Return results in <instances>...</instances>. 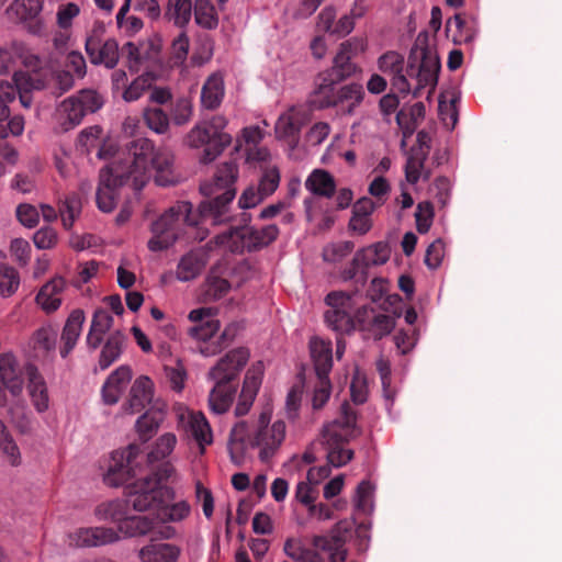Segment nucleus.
I'll list each match as a JSON object with an SVG mask.
<instances>
[{
  "label": "nucleus",
  "instance_id": "obj_20",
  "mask_svg": "<svg viewBox=\"0 0 562 562\" xmlns=\"http://www.w3.org/2000/svg\"><path fill=\"white\" fill-rule=\"evenodd\" d=\"M69 538L77 547H98L119 540L116 531L105 527L79 528Z\"/></svg>",
  "mask_w": 562,
  "mask_h": 562
},
{
  "label": "nucleus",
  "instance_id": "obj_18",
  "mask_svg": "<svg viewBox=\"0 0 562 562\" xmlns=\"http://www.w3.org/2000/svg\"><path fill=\"white\" fill-rule=\"evenodd\" d=\"M158 398H155V384L147 375H139L135 379L130 391V398L123 406L128 414H135L147 405L153 406Z\"/></svg>",
  "mask_w": 562,
  "mask_h": 562
},
{
  "label": "nucleus",
  "instance_id": "obj_16",
  "mask_svg": "<svg viewBox=\"0 0 562 562\" xmlns=\"http://www.w3.org/2000/svg\"><path fill=\"white\" fill-rule=\"evenodd\" d=\"M15 99V89L9 82H0V138L9 134L19 136L24 131V119L20 115L10 116L9 103Z\"/></svg>",
  "mask_w": 562,
  "mask_h": 562
},
{
  "label": "nucleus",
  "instance_id": "obj_43",
  "mask_svg": "<svg viewBox=\"0 0 562 562\" xmlns=\"http://www.w3.org/2000/svg\"><path fill=\"white\" fill-rule=\"evenodd\" d=\"M192 16L191 0H168L165 9V18L178 27L189 24Z\"/></svg>",
  "mask_w": 562,
  "mask_h": 562
},
{
  "label": "nucleus",
  "instance_id": "obj_4",
  "mask_svg": "<svg viewBox=\"0 0 562 562\" xmlns=\"http://www.w3.org/2000/svg\"><path fill=\"white\" fill-rule=\"evenodd\" d=\"M228 120L221 114L199 121L186 135L184 144L194 149L203 148L200 161L210 164L232 144L233 137L225 130Z\"/></svg>",
  "mask_w": 562,
  "mask_h": 562
},
{
  "label": "nucleus",
  "instance_id": "obj_7",
  "mask_svg": "<svg viewBox=\"0 0 562 562\" xmlns=\"http://www.w3.org/2000/svg\"><path fill=\"white\" fill-rule=\"evenodd\" d=\"M329 310L325 313L327 325L339 333H350L357 327V313L360 306L358 296L344 292H331L326 297Z\"/></svg>",
  "mask_w": 562,
  "mask_h": 562
},
{
  "label": "nucleus",
  "instance_id": "obj_63",
  "mask_svg": "<svg viewBox=\"0 0 562 562\" xmlns=\"http://www.w3.org/2000/svg\"><path fill=\"white\" fill-rule=\"evenodd\" d=\"M32 342L35 348L49 351L55 348L56 333L50 326H43L34 331Z\"/></svg>",
  "mask_w": 562,
  "mask_h": 562
},
{
  "label": "nucleus",
  "instance_id": "obj_59",
  "mask_svg": "<svg viewBox=\"0 0 562 562\" xmlns=\"http://www.w3.org/2000/svg\"><path fill=\"white\" fill-rule=\"evenodd\" d=\"M190 513V506L186 502H178L175 504H171L169 502L166 504V506L161 507L158 512V519L159 520H171V521H179L187 517Z\"/></svg>",
  "mask_w": 562,
  "mask_h": 562
},
{
  "label": "nucleus",
  "instance_id": "obj_49",
  "mask_svg": "<svg viewBox=\"0 0 562 562\" xmlns=\"http://www.w3.org/2000/svg\"><path fill=\"white\" fill-rule=\"evenodd\" d=\"M81 213V200L77 194H70L59 203V214L65 229H70Z\"/></svg>",
  "mask_w": 562,
  "mask_h": 562
},
{
  "label": "nucleus",
  "instance_id": "obj_38",
  "mask_svg": "<svg viewBox=\"0 0 562 562\" xmlns=\"http://www.w3.org/2000/svg\"><path fill=\"white\" fill-rule=\"evenodd\" d=\"M225 93L224 80L220 74L211 75L202 87L201 102L205 109H216Z\"/></svg>",
  "mask_w": 562,
  "mask_h": 562
},
{
  "label": "nucleus",
  "instance_id": "obj_15",
  "mask_svg": "<svg viewBox=\"0 0 562 562\" xmlns=\"http://www.w3.org/2000/svg\"><path fill=\"white\" fill-rule=\"evenodd\" d=\"M66 290L67 281L60 276H55L38 289L34 302L43 313L54 314L63 305Z\"/></svg>",
  "mask_w": 562,
  "mask_h": 562
},
{
  "label": "nucleus",
  "instance_id": "obj_17",
  "mask_svg": "<svg viewBox=\"0 0 562 562\" xmlns=\"http://www.w3.org/2000/svg\"><path fill=\"white\" fill-rule=\"evenodd\" d=\"M26 390L34 409L38 414L46 413L50 407V394L43 374L33 364L26 367Z\"/></svg>",
  "mask_w": 562,
  "mask_h": 562
},
{
  "label": "nucleus",
  "instance_id": "obj_60",
  "mask_svg": "<svg viewBox=\"0 0 562 562\" xmlns=\"http://www.w3.org/2000/svg\"><path fill=\"white\" fill-rule=\"evenodd\" d=\"M376 369L379 371L382 386H383V396L386 401L387 409H390L393 404L395 392L391 390V366L387 360L379 359L376 362Z\"/></svg>",
  "mask_w": 562,
  "mask_h": 562
},
{
  "label": "nucleus",
  "instance_id": "obj_58",
  "mask_svg": "<svg viewBox=\"0 0 562 562\" xmlns=\"http://www.w3.org/2000/svg\"><path fill=\"white\" fill-rule=\"evenodd\" d=\"M9 252L20 267H25L31 260L32 247L26 239L18 237L11 240Z\"/></svg>",
  "mask_w": 562,
  "mask_h": 562
},
{
  "label": "nucleus",
  "instance_id": "obj_22",
  "mask_svg": "<svg viewBox=\"0 0 562 562\" xmlns=\"http://www.w3.org/2000/svg\"><path fill=\"white\" fill-rule=\"evenodd\" d=\"M137 459H110L103 482L110 487H119L137 475Z\"/></svg>",
  "mask_w": 562,
  "mask_h": 562
},
{
  "label": "nucleus",
  "instance_id": "obj_53",
  "mask_svg": "<svg viewBox=\"0 0 562 562\" xmlns=\"http://www.w3.org/2000/svg\"><path fill=\"white\" fill-rule=\"evenodd\" d=\"M195 22L204 29H214L218 19L214 7L209 0H196L195 2Z\"/></svg>",
  "mask_w": 562,
  "mask_h": 562
},
{
  "label": "nucleus",
  "instance_id": "obj_26",
  "mask_svg": "<svg viewBox=\"0 0 562 562\" xmlns=\"http://www.w3.org/2000/svg\"><path fill=\"white\" fill-rule=\"evenodd\" d=\"M308 348L315 374L329 375L333 368L331 342L315 336L311 338Z\"/></svg>",
  "mask_w": 562,
  "mask_h": 562
},
{
  "label": "nucleus",
  "instance_id": "obj_3",
  "mask_svg": "<svg viewBox=\"0 0 562 562\" xmlns=\"http://www.w3.org/2000/svg\"><path fill=\"white\" fill-rule=\"evenodd\" d=\"M145 463L150 473L126 486V503L136 512H159L175 497L166 485L173 467L165 459H145Z\"/></svg>",
  "mask_w": 562,
  "mask_h": 562
},
{
  "label": "nucleus",
  "instance_id": "obj_2",
  "mask_svg": "<svg viewBox=\"0 0 562 562\" xmlns=\"http://www.w3.org/2000/svg\"><path fill=\"white\" fill-rule=\"evenodd\" d=\"M173 153L166 148H155L154 144L147 138L133 140L127 148V158L124 161L132 186L135 190H140L149 180L151 171H155V181L159 186H169L178 181L173 169Z\"/></svg>",
  "mask_w": 562,
  "mask_h": 562
},
{
  "label": "nucleus",
  "instance_id": "obj_57",
  "mask_svg": "<svg viewBox=\"0 0 562 562\" xmlns=\"http://www.w3.org/2000/svg\"><path fill=\"white\" fill-rule=\"evenodd\" d=\"M369 393L367 376L357 366L353 368V376L350 384L351 398L356 404H362L367 401Z\"/></svg>",
  "mask_w": 562,
  "mask_h": 562
},
{
  "label": "nucleus",
  "instance_id": "obj_36",
  "mask_svg": "<svg viewBox=\"0 0 562 562\" xmlns=\"http://www.w3.org/2000/svg\"><path fill=\"white\" fill-rule=\"evenodd\" d=\"M229 289L231 284L221 276L218 268H213L201 286V300L203 302L216 301L224 296Z\"/></svg>",
  "mask_w": 562,
  "mask_h": 562
},
{
  "label": "nucleus",
  "instance_id": "obj_28",
  "mask_svg": "<svg viewBox=\"0 0 562 562\" xmlns=\"http://www.w3.org/2000/svg\"><path fill=\"white\" fill-rule=\"evenodd\" d=\"M166 416V404L162 401H156L142 416L136 420L135 427L140 439L148 440L162 424Z\"/></svg>",
  "mask_w": 562,
  "mask_h": 562
},
{
  "label": "nucleus",
  "instance_id": "obj_23",
  "mask_svg": "<svg viewBox=\"0 0 562 562\" xmlns=\"http://www.w3.org/2000/svg\"><path fill=\"white\" fill-rule=\"evenodd\" d=\"M132 379V370L127 366H121L114 370L102 386V398L108 405L119 402L127 384Z\"/></svg>",
  "mask_w": 562,
  "mask_h": 562
},
{
  "label": "nucleus",
  "instance_id": "obj_35",
  "mask_svg": "<svg viewBox=\"0 0 562 562\" xmlns=\"http://www.w3.org/2000/svg\"><path fill=\"white\" fill-rule=\"evenodd\" d=\"M113 324L112 315L105 310H97L92 316L89 333L87 335V345L91 349H97L103 336L110 330Z\"/></svg>",
  "mask_w": 562,
  "mask_h": 562
},
{
  "label": "nucleus",
  "instance_id": "obj_9",
  "mask_svg": "<svg viewBox=\"0 0 562 562\" xmlns=\"http://www.w3.org/2000/svg\"><path fill=\"white\" fill-rule=\"evenodd\" d=\"M272 408L267 406L258 418V430L256 432V445L260 457L274 454L285 439L286 427L281 419L270 424Z\"/></svg>",
  "mask_w": 562,
  "mask_h": 562
},
{
  "label": "nucleus",
  "instance_id": "obj_24",
  "mask_svg": "<svg viewBox=\"0 0 562 562\" xmlns=\"http://www.w3.org/2000/svg\"><path fill=\"white\" fill-rule=\"evenodd\" d=\"M85 322L86 315L82 310L76 308L69 313L61 331L63 346L60 347V356L63 358H66L75 348Z\"/></svg>",
  "mask_w": 562,
  "mask_h": 562
},
{
  "label": "nucleus",
  "instance_id": "obj_62",
  "mask_svg": "<svg viewBox=\"0 0 562 562\" xmlns=\"http://www.w3.org/2000/svg\"><path fill=\"white\" fill-rule=\"evenodd\" d=\"M213 55V42L207 35L200 36L195 43L191 60L201 66L207 63Z\"/></svg>",
  "mask_w": 562,
  "mask_h": 562
},
{
  "label": "nucleus",
  "instance_id": "obj_5",
  "mask_svg": "<svg viewBox=\"0 0 562 562\" xmlns=\"http://www.w3.org/2000/svg\"><path fill=\"white\" fill-rule=\"evenodd\" d=\"M358 435L356 412L348 403H344L339 417L324 427L321 438L313 443L312 452L303 457H312L313 453H323L325 457H352L353 452L347 448V442Z\"/></svg>",
  "mask_w": 562,
  "mask_h": 562
},
{
  "label": "nucleus",
  "instance_id": "obj_45",
  "mask_svg": "<svg viewBox=\"0 0 562 562\" xmlns=\"http://www.w3.org/2000/svg\"><path fill=\"white\" fill-rule=\"evenodd\" d=\"M21 285V276L16 268L9 263L0 265V297L9 299L15 295Z\"/></svg>",
  "mask_w": 562,
  "mask_h": 562
},
{
  "label": "nucleus",
  "instance_id": "obj_42",
  "mask_svg": "<svg viewBox=\"0 0 562 562\" xmlns=\"http://www.w3.org/2000/svg\"><path fill=\"white\" fill-rule=\"evenodd\" d=\"M43 10V0H14L5 13L10 19L21 23L40 15Z\"/></svg>",
  "mask_w": 562,
  "mask_h": 562
},
{
  "label": "nucleus",
  "instance_id": "obj_61",
  "mask_svg": "<svg viewBox=\"0 0 562 562\" xmlns=\"http://www.w3.org/2000/svg\"><path fill=\"white\" fill-rule=\"evenodd\" d=\"M353 249L351 241H338L328 244L323 249V258L328 262H337L347 257Z\"/></svg>",
  "mask_w": 562,
  "mask_h": 562
},
{
  "label": "nucleus",
  "instance_id": "obj_27",
  "mask_svg": "<svg viewBox=\"0 0 562 562\" xmlns=\"http://www.w3.org/2000/svg\"><path fill=\"white\" fill-rule=\"evenodd\" d=\"M364 98V91L359 83H348L337 89L336 99L327 101L325 105H335L339 108L344 114H353L356 108H358Z\"/></svg>",
  "mask_w": 562,
  "mask_h": 562
},
{
  "label": "nucleus",
  "instance_id": "obj_64",
  "mask_svg": "<svg viewBox=\"0 0 562 562\" xmlns=\"http://www.w3.org/2000/svg\"><path fill=\"white\" fill-rule=\"evenodd\" d=\"M193 113L192 102L188 98H180L175 102L171 111V117L176 125L187 124Z\"/></svg>",
  "mask_w": 562,
  "mask_h": 562
},
{
  "label": "nucleus",
  "instance_id": "obj_8",
  "mask_svg": "<svg viewBox=\"0 0 562 562\" xmlns=\"http://www.w3.org/2000/svg\"><path fill=\"white\" fill-rule=\"evenodd\" d=\"M132 182L126 165L115 160L100 172V183L97 190V205L100 211L109 213L116 206L119 188Z\"/></svg>",
  "mask_w": 562,
  "mask_h": 562
},
{
  "label": "nucleus",
  "instance_id": "obj_56",
  "mask_svg": "<svg viewBox=\"0 0 562 562\" xmlns=\"http://www.w3.org/2000/svg\"><path fill=\"white\" fill-rule=\"evenodd\" d=\"M279 234V229L276 225H268L261 229L251 227V234L248 235L250 249H257L272 243Z\"/></svg>",
  "mask_w": 562,
  "mask_h": 562
},
{
  "label": "nucleus",
  "instance_id": "obj_11",
  "mask_svg": "<svg viewBox=\"0 0 562 562\" xmlns=\"http://www.w3.org/2000/svg\"><path fill=\"white\" fill-rule=\"evenodd\" d=\"M175 413L179 427L193 437L200 447V453H204V447L213 441L212 430L205 416L182 404L175 407Z\"/></svg>",
  "mask_w": 562,
  "mask_h": 562
},
{
  "label": "nucleus",
  "instance_id": "obj_30",
  "mask_svg": "<svg viewBox=\"0 0 562 562\" xmlns=\"http://www.w3.org/2000/svg\"><path fill=\"white\" fill-rule=\"evenodd\" d=\"M206 262L207 257L203 250L190 251L179 260L176 278L181 282L191 281L202 272Z\"/></svg>",
  "mask_w": 562,
  "mask_h": 562
},
{
  "label": "nucleus",
  "instance_id": "obj_12",
  "mask_svg": "<svg viewBox=\"0 0 562 562\" xmlns=\"http://www.w3.org/2000/svg\"><path fill=\"white\" fill-rule=\"evenodd\" d=\"M215 316L216 310L213 307H199L190 311L188 319L195 325L188 329V335L196 341H210L221 328V323Z\"/></svg>",
  "mask_w": 562,
  "mask_h": 562
},
{
  "label": "nucleus",
  "instance_id": "obj_40",
  "mask_svg": "<svg viewBox=\"0 0 562 562\" xmlns=\"http://www.w3.org/2000/svg\"><path fill=\"white\" fill-rule=\"evenodd\" d=\"M126 514H128V505L123 499H112L99 504L94 508V516L98 520L111 521L121 525Z\"/></svg>",
  "mask_w": 562,
  "mask_h": 562
},
{
  "label": "nucleus",
  "instance_id": "obj_50",
  "mask_svg": "<svg viewBox=\"0 0 562 562\" xmlns=\"http://www.w3.org/2000/svg\"><path fill=\"white\" fill-rule=\"evenodd\" d=\"M240 329L237 323L228 324L222 334L217 337L216 341L211 342L200 348V352L204 357H211L218 353L228 342H231Z\"/></svg>",
  "mask_w": 562,
  "mask_h": 562
},
{
  "label": "nucleus",
  "instance_id": "obj_32",
  "mask_svg": "<svg viewBox=\"0 0 562 562\" xmlns=\"http://www.w3.org/2000/svg\"><path fill=\"white\" fill-rule=\"evenodd\" d=\"M304 123L303 110L299 106H291L280 114L276 123V135L280 139L294 137Z\"/></svg>",
  "mask_w": 562,
  "mask_h": 562
},
{
  "label": "nucleus",
  "instance_id": "obj_34",
  "mask_svg": "<svg viewBox=\"0 0 562 562\" xmlns=\"http://www.w3.org/2000/svg\"><path fill=\"white\" fill-rule=\"evenodd\" d=\"M390 248L385 243H375L359 250L353 258L357 267H371L385 263L390 258Z\"/></svg>",
  "mask_w": 562,
  "mask_h": 562
},
{
  "label": "nucleus",
  "instance_id": "obj_47",
  "mask_svg": "<svg viewBox=\"0 0 562 562\" xmlns=\"http://www.w3.org/2000/svg\"><path fill=\"white\" fill-rule=\"evenodd\" d=\"M124 345V336L116 331L110 335L105 345L103 346L99 359V366L102 370L109 368L121 356Z\"/></svg>",
  "mask_w": 562,
  "mask_h": 562
},
{
  "label": "nucleus",
  "instance_id": "obj_6",
  "mask_svg": "<svg viewBox=\"0 0 562 562\" xmlns=\"http://www.w3.org/2000/svg\"><path fill=\"white\" fill-rule=\"evenodd\" d=\"M103 105V98L92 89H83L63 100L53 114L54 130L65 133L77 125L88 113H94Z\"/></svg>",
  "mask_w": 562,
  "mask_h": 562
},
{
  "label": "nucleus",
  "instance_id": "obj_21",
  "mask_svg": "<svg viewBox=\"0 0 562 562\" xmlns=\"http://www.w3.org/2000/svg\"><path fill=\"white\" fill-rule=\"evenodd\" d=\"M378 68L392 77L393 86L401 92H408L409 85L404 75V56L396 52H386L378 59Z\"/></svg>",
  "mask_w": 562,
  "mask_h": 562
},
{
  "label": "nucleus",
  "instance_id": "obj_46",
  "mask_svg": "<svg viewBox=\"0 0 562 562\" xmlns=\"http://www.w3.org/2000/svg\"><path fill=\"white\" fill-rule=\"evenodd\" d=\"M14 86L11 85L15 92H20V103L23 108L29 109L32 105V98L27 92L30 90H38L44 87L40 80H33L31 76L24 71H15L13 74Z\"/></svg>",
  "mask_w": 562,
  "mask_h": 562
},
{
  "label": "nucleus",
  "instance_id": "obj_37",
  "mask_svg": "<svg viewBox=\"0 0 562 562\" xmlns=\"http://www.w3.org/2000/svg\"><path fill=\"white\" fill-rule=\"evenodd\" d=\"M158 517L150 516H128L119 526V531L126 537H142L150 533L157 525Z\"/></svg>",
  "mask_w": 562,
  "mask_h": 562
},
{
  "label": "nucleus",
  "instance_id": "obj_13",
  "mask_svg": "<svg viewBox=\"0 0 562 562\" xmlns=\"http://www.w3.org/2000/svg\"><path fill=\"white\" fill-rule=\"evenodd\" d=\"M26 366H22L15 355L4 352L0 355V389L8 390L13 396H19L24 386Z\"/></svg>",
  "mask_w": 562,
  "mask_h": 562
},
{
  "label": "nucleus",
  "instance_id": "obj_10",
  "mask_svg": "<svg viewBox=\"0 0 562 562\" xmlns=\"http://www.w3.org/2000/svg\"><path fill=\"white\" fill-rule=\"evenodd\" d=\"M105 32L103 25H94L86 40V53L94 65H104L106 68H114L119 61V45L115 40L102 36Z\"/></svg>",
  "mask_w": 562,
  "mask_h": 562
},
{
  "label": "nucleus",
  "instance_id": "obj_44",
  "mask_svg": "<svg viewBox=\"0 0 562 562\" xmlns=\"http://www.w3.org/2000/svg\"><path fill=\"white\" fill-rule=\"evenodd\" d=\"M305 187L312 193L330 196L336 188L334 178L325 170H314L305 181Z\"/></svg>",
  "mask_w": 562,
  "mask_h": 562
},
{
  "label": "nucleus",
  "instance_id": "obj_55",
  "mask_svg": "<svg viewBox=\"0 0 562 562\" xmlns=\"http://www.w3.org/2000/svg\"><path fill=\"white\" fill-rule=\"evenodd\" d=\"M147 126L157 134H164L169 128L168 115L158 108H149L144 112Z\"/></svg>",
  "mask_w": 562,
  "mask_h": 562
},
{
  "label": "nucleus",
  "instance_id": "obj_25",
  "mask_svg": "<svg viewBox=\"0 0 562 562\" xmlns=\"http://www.w3.org/2000/svg\"><path fill=\"white\" fill-rule=\"evenodd\" d=\"M249 234H251L250 226L231 228L222 234L216 235L212 243L214 244L215 248L231 252L251 250L248 237Z\"/></svg>",
  "mask_w": 562,
  "mask_h": 562
},
{
  "label": "nucleus",
  "instance_id": "obj_1",
  "mask_svg": "<svg viewBox=\"0 0 562 562\" xmlns=\"http://www.w3.org/2000/svg\"><path fill=\"white\" fill-rule=\"evenodd\" d=\"M238 178V168L234 161H226L216 169L212 181L201 184L200 190L205 196H214L211 201L200 204L199 215L193 214L192 204L187 201L178 202L162 214L151 225V238L148 248L151 251H161L170 247L179 237L184 225L199 224L198 217L203 222L220 223L228 220L229 204L236 195L234 184Z\"/></svg>",
  "mask_w": 562,
  "mask_h": 562
},
{
  "label": "nucleus",
  "instance_id": "obj_54",
  "mask_svg": "<svg viewBox=\"0 0 562 562\" xmlns=\"http://www.w3.org/2000/svg\"><path fill=\"white\" fill-rule=\"evenodd\" d=\"M352 58L353 57L347 54L342 48L338 47L333 64V71L338 79H345L356 74L358 67L352 61Z\"/></svg>",
  "mask_w": 562,
  "mask_h": 562
},
{
  "label": "nucleus",
  "instance_id": "obj_39",
  "mask_svg": "<svg viewBox=\"0 0 562 562\" xmlns=\"http://www.w3.org/2000/svg\"><path fill=\"white\" fill-rule=\"evenodd\" d=\"M312 544L316 549H321L322 552L328 553L329 562H346L347 549L342 538L338 536H314Z\"/></svg>",
  "mask_w": 562,
  "mask_h": 562
},
{
  "label": "nucleus",
  "instance_id": "obj_33",
  "mask_svg": "<svg viewBox=\"0 0 562 562\" xmlns=\"http://www.w3.org/2000/svg\"><path fill=\"white\" fill-rule=\"evenodd\" d=\"M214 386L209 395V406L215 414H223L233 404L236 389L224 381H213Z\"/></svg>",
  "mask_w": 562,
  "mask_h": 562
},
{
  "label": "nucleus",
  "instance_id": "obj_14",
  "mask_svg": "<svg viewBox=\"0 0 562 562\" xmlns=\"http://www.w3.org/2000/svg\"><path fill=\"white\" fill-rule=\"evenodd\" d=\"M249 357V350L246 348H236L231 350L213 368L210 369L207 373L209 380L224 382L234 380L246 366Z\"/></svg>",
  "mask_w": 562,
  "mask_h": 562
},
{
  "label": "nucleus",
  "instance_id": "obj_51",
  "mask_svg": "<svg viewBox=\"0 0 562 562\" xmlns=\"http://www.w3.org/2000/svg\"><path fill=\"white\" fill-rule=\"evenodd\" d=\"M331 395V382L329 375H316L314 383L311 402L313 409L323 408L329 401Z\"/></svg>",
  "mask_w": 562,
  "mask_h": 562
},
{
  "label": "nucleus",
  "instance_id": "obj_31",
  "mask_svg": "<svg viewBox=\"0 0 562 562\" xmlns=\"http://www.w3.org/2000/svg\"><path fill=\"white\" fill-rule=\"evenodd\" d=\"M257 447L256 435L249 431L245 422L237 423L231 430L228 439V450L231 457H240L249 453L251 449Z\"/></svg>",
  "mask_w": 562,
  "mask_h": 562
},
{
  "label": "nucleus",
  "instance_id": "obj_29",
  "mask_svg": "<svg viewBox=\"0 0 562 562\" xmlns=\"http://www.w3.org/2000/svg\"><path fill=\"white\" fill-rule=\"evenodd\" d=\"M180 552L176 544L151 540L140 548L138 558L140 562H177Z\"/></svg>",
  "mask_w": 562,
  "mask_h": 562
},
{
  "label": "nucleus",
  "instance_id": "obj_19",
  "mask_svg": "<svg viewBox=\"0 0 562 562\" xmlns=\"http://www.w3.org/2000/svg\"><path fill=\"white\" fill-rule=\"evenodd\" d=\"M400 313L395 316H389L383 314L373 315V311L363 306L357 313V322L362 330L370 331L374 338H382L383 336L391 333L395 326V318L400 317Z\"/></svg>",
  "mask_w": 562,
  "mask_h": 562
},
{
  "label": "nucleus",
  "instance_id": "obj_41",
  "mask_svg": "<svg viewBox=\"0 0 562 562\" xmlns=\"http://www.w3.org/2000/svg\"><path fill=\"white\" fill-rule=\"evenodd\" d=\"M283 550L295 562H325L321 549L307 548L297 539H288Z\"/></svg>",
  "mask_w": 562,
  "mask_h": 562
},
{
  "label": "nucleus",
  "instance_id": "obj_52",
  "mask_svg": "<svg viewBox=\"0 0 562 562\" xmlns=\"http://www.w3.org/2000/svg\"><path fill=\"white\" fill-rule=\"evenodd\" d=\"M154 83V77L150 74H143L135 78L122 93V98L126 102L138 100L145 91L150 89Z\"/></svg>",
  "mask_w": 562,
  "mask_h": 562
},
{
  "label": "nucleus",
  "instance_id": "obj_48",
  "mask_svg": "<svg viewBox=\"0 0 562 562\" xmlns=\"http://www.w3.org/2000/svg\"><path fill=\"white\" fill-rule=\"evenodd\" d=\"M439 69L440 64L435 56H425L416 75L418 88L429 87L434 89L438 80Z\"/></svg>",
  "mask_w": 562,
  "mask_h": 562
}]
</instances>
